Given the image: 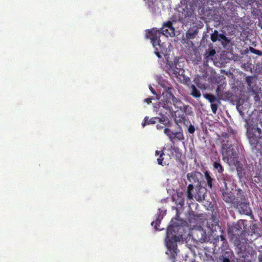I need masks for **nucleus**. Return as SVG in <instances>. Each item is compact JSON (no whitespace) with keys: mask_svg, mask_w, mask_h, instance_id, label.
Here are the masks:
<instances>
[{"mask_svg":"<svg viewBox=\"0 0 262 262\" xmlns=\"http://www.w3.org/2000/svg\"><path fill=\"white\" fill-rule=\"evenodd\" d=\"M164 91L162 93V99L161 100V106L165 109L168 110L169 113L174 112L172 106L182 111L186 115H191L193 114L192 107L189 105L183 104L182 101L174 96L175 89L171 86H165L163 87Z\"/></svg>","mask_w":262,"mask_h":262,"instance_id":"obj_1","label":"nucleus"},{"mask_svg":"<svg viewBox=\"0 0 262 262\" xmlns=\"http://www.w3.org/2000/svg\"><path fill=\"white\" fill-rule=\"evenodd\" d=\"M234 141L233 134L225 132L222 134L221 151L223 156V160L227 164H239L238 161V152L233 144V142Z\"/></svg>","mask_w":262,"mask_h":262,"instance_id":"obj_2","label":"nucleus"},{"mask_svg":"<svg viewBox=\"0 0 262 262\" xmlns=\"http://www.w3.org/2000/svg\"><path fill=\"white\" fill-rule=\"evenodd\" d=\"M177 220V217L171 220L167 229L165 238L166 247L170 252V258L173 260L176 259L179 251L177 244L178 236L176 235V231L174 229V228L179 226V224L176 222Z\"/></svg>","mask_w":262,"mask_h":262,"instance_id":"obj_3","label":"nucleus"},{"mask_svg":"<svg viewBox=\"0 0 262 262\" xmlns=\"http://www.w3.org/2000/svg\"><path fill=\"white\" fill-rule=\"evenodd\" d=\"M237 198L233 207L237 209L238 213L241 214L253 216L250 203L242 190H239L237 192Z\"/></svg>","mask_w":262,"mask_h":262,"instance_id":"obj_4","label":"nucleus"},{"mask_svg":"<svg viewBox=\"0 0 262 262\" xmlns=\"http://www.w3.org/2000/svg\"><path fill=\"white\" fill-rule=\"evenodd\" d=\"M204 97L210 103L211 111L214 114L217 112L218 106L221 104V100L227 101L232 97V94L230 91H224L221 95L216 97L212 94H204Z\"/></svg>","mask_w":262,"mask_h":262,"instance_id":"obj_5","label":"nucleus"},{"mask_svg":"<svg viewBox=\"0 0 262 262\" xmlns=\"http://www.w3.org/2000/svg\"><path fill=\"white\" fill-rule=\"evenodd\" d=\"M146 37L149 38L151 40V42L154 47L155 53L158 58H161V53H163L162 50V45L160 43V37L161 36V32L154 29L151 30L147 31L146 33Z\"/></svg>","mask_w":262,"mask_h":262,"instance_id":"obj_6","label":"nucleus"},{"mask_svg":"<svg viewBox=\"0 0 262 262\" xmlns=\"http://www.w3.org/2000/svg\"><path fill=\"white\" fill-rule=\"evenodd\" d=\"M244 222V220H240L232 227V238L234 239V245L237 247L241 246L243 239V236L246 234L245 230L246 228Z\"/></svg>","mask_w":262,"mask_h":262,"instance_id":"obj_7","label":"nucleus"},{"mask_svg":"<svg viewBox=\"0 0 262 262\" xmlns=\"http://www.w3.org/2000/svg\"><path fill=\"white\" fill-rule=\"evenodd\" d=\"M164 70L170 76L178 77L179 76H184L185 70L183 68H181L179 65V61L173 62L169 61L168 58L166 59V64L164 67Z\"/></svg>","mask_w":262,"mask_h":262,"instance_id":"obj_8","label":"nucleus"},{"mask_svg":"<svg viewBox=\"0 0 262 262\" xmlns=\"http://www.w3.org/2000/svg\"><path fill=\"white\" fill-rule=\"evenodd\" d=\"M192 184H189L187 189V197L189 200H192L193 198L198 202H202L205 200L207 193V189L202 186H198L195 188V192L194 195L192 194L193 190Z\"/></svg>","mask_w":262,"mask_h":262,"instance_id":"obj_9","label":"nucleus"},{"mask_svg":"<svg viewBox=\"0 0 262 262\" xmlns=\"http://www.w3.org/2000/svg\"><path fill=\"white\" fill-rule=\"evenodd\" d=\"M179 21L184 25H187L189 23L193 22L196 19L193 11L190 8L186 7L182 11L179 12Z\"/></svg>","mask_w":262,"mask_h":262,"instance_id":"obj_10","label":"nucleus"},{"mask_svg":"<svg viewBox=\"0 0 262 262\" xmlns=\"http://www.w3.org/2000/svg\"><path fill=\"white\" fill-rule=\"evenodd\" d=\"M204 27L203 23L200 20L190 25V28L186 32V38L187 40L194 39L198 35L199 30L202 29Z\"/></svg>","mask_w":262,"mask_h":262,"instance_id":"obj_11","label":"nucleus"},{"mask_svg":"<svg viewBox=\"0 0 262 262\" xmlns=\"http://www.w3.org/2000/svg\"><path fill=\"white\" fill-rule=\"evenodd\" d=\"M253 165H237L236 170L240 178H248L251 177L252 174L250 169L253 168Z\"/></svg>","mask_w":262,"mask_h":262,"instance_id":"obj_12","label":"nucleus"},{"mask_svg":"<svg viewBox=\"0 0 262 262\" xmlns=\"http://www.w3.org/2000/svg\"><path fill=\"white\" fill-rule=\"evenodd\" d=\"M207 227L212 233L221 231V228L219 225V220L215 216H212L207 222Z\"/></svg>","mask_w":262,"mask_h":262,"instance_id":"obj_13","label":"nucleus"},{"mask_svg":"<svg viewBox=\"0 0 262 262\" xmlns=\"http://www.w3.org/2000/svg\"><path fill=\"white\" fill-rule=\"evenodd\" d=\"M223 197L224 201L227 203L232 204L233 206H234V202H235L236 199H237V193L235 195H234L231 192L223 193Z\"/></svg>","mask_w":262,"mask_h":262,"instance_id":"obj_14","label":"nucleus"},{"mask_svg":"<svg viewBox=\"0 0 262 262\" xmlns=\"http://www.w3.org/2000/svg\"><path fill=\"white\" fill-rule=\"evenodd\" d=\"M226 86V83L225 81V79L223 81L218 82V85L216 89V96L219 97L224 92V89Z\"/></svg>","mask_w":262,"mask_h":262,"instance_id":"obj_15","label":"nucleus"},{"mask_svg":"<svg viewBox=\"0 0 262 262\" xmlns=\"http://www.w3.org/2000/svg\"><path fill=\"white\" fill-rule=\"evenodd\" d=\"M156 119V117H152L150 119H149L148 117L146 116L142 123V126L144 127L147 125L155 124L157 123Z\"/></svg>","mask_w":262,"mask_h":262,"instance_id":"obj_16","label":"nucleus"},{"mask_svg":"<svg viewBox=\"0 0 262 262\" xmlns=\"http://www.w3.org/2000/svg\"><path fill=\"white\" fill-rule=\"evenodd\" d=\"M174 121L177 125H179V123H184L187 125V118L184 115H179L174 119Z\"/></svg>","mask_w":262,"mask_h":262,"instance_id":"obj_17","label":"nucleus"},{"mask_svg":"<svg viewBox=\"0 0 262 262\" xmlns=\"http://www.w3.org/2000/svg\"><path fill=\"white\" fill-rule=\"evenodd\" d=\"M198 218L199 216L193 211L190 212L187 216L188 221L190 224L196 223Z\"/></svg>","mask_w":262,"mask_h":262,"instance_id":"obj_18","label":"nucleus"},{"mask_svg":"<svg viewBox=\"0 0 262 262\" xmlns=\"http://www.w3.org/2000/svg\"><path fill=\"white\" fill-rule=\"evenodd\" d=\"M162 117H156V121L157 122H159L160 123H161L165 125H166L168 124H170V121L167 117H166L165 115H163L161 114Z\"/></svg>","mask_w":262,"mask_h":262,"instance_id":"obj_19","label":"nucleus"},{"mask_svg":"<svg viewBox=\"0 0 262 262\" xmlns=\"http://www.w3.org/2000/svg\"><path fill=\"white\" fill-rule=\"evenodd\" d=\"M248 137L250 144L255 147L258 143V137L253 134L251 135V133H249Z\"/></svg>","mask_w":262,"mask_h":262,"instance_id":"obj_20","label":"nucleus"},{"mask_svg":"<svg viewBox=\"0 0 262 262\" xmlns=\"http://www.w3.org/2000/svg\"><path fill=\"white\" fill-rule=\"evenodd\" d=\"M191 92L190 93L191 95H192L194 98H199L201 96V94L200 91L196 89L195 85H191Z\"/></svg>","mask_w":262,"mask_h":262,"instance_id":"obj_21","label":"nucleus"},{"mask_svg":"<svg viewBox=\"0 0 262 262\" xmlns=\"http://www.w3.org/2000/svg\"><path fill=\"white\" fill-rule=\"evenodd\" d=\"M155 155L157 157V161L158 164H162V162L164 160L163 156H164V153L163 150H156L155 152Z\"/></svg>","mask_w":262,"mask_h":262,"instance_id":"obj_22","label":"nucleus"},{"mask_svg":"<svg viewBox=\"0 0 262 262\" xmlns=\"http://www.w3.org/2000/svg\"><path fill=\"white\" fill-rule=\"evenodd\" d=\"M205 178H206V180L207 181V184H208V187L210 188H211L212 187V181H213V179L212 178L210 177V173L208 171H206L205 172Z\"/></svg>","mask_w":262,"mask_h":262,"instance_id":"obj_23","label":"nucleus"},{"mask_svg":"<svg viewBox=\"0 0 262 262\" xmlns=\"http://www.w3.org/2000/svg\"><path fill=\"white\" fill-rule=\"evenodd\" d=\"M163 27H165L166 28H168L170 29L171 31V33H174L175 29L172 26V23L171 21H167L166 23H164L162 26Z\"/></svg>","mask_w":262,"mask_h":262,"instance_id":"obj_24","label":"nucleus"},{"mask_svg":"<svg viewBox=\"0 0 262 262\" xmlns=\"http://www.w3.org/2000/svg\"><path fill=\"white\" fill-rule=\"evenodd\" d=\"M161 34H162L164 35H165L166 37H168V36H172V35H174V33H171L170 29L168 28H166L165 27H162L161 28Z\"/></svg>","mask_w":262,"mask_h":262,"instance_id":"obj_25","label":"nucleus"},{"mask_svg":"<svg viewBox=\"0 0 262 262\" xmlns=\"http://www.w3.org/2000/svg\"><path fill=\"white\" fill-rule=\"evenodd\" d=\"M181 132H177L176 133H172V135H174L173 138H176L179 140H183L184 139V136L182 133V128H180Z\"/></svg>","mask_w":262,"mask_h":262,"instance_id":"obj_26","label":"nucleus"},{"mask_svg":"<svg viewBox=\"0 0 262 262\" xmlns=\"http://www.w3.org/2000/svg\"><path fill=\"white\" fill-rule=\"evenodd\" d=\"M219 37V33L217 30H214L212 34H211L210 39L213 42L218 40Z\"/></svg>","mask_w":262,"mask_h":262,"instance_id":"obj_27","label":"nucleus"},{"mask_svg":"<svg viewBox=\"0 0 262 262\" xmlns=\"http://www.w3.org/2000/svg\"><path fill=\"white\" fill-rule=\"evenodd\" d=\"M218 40L222 41V44H223L224 42H225V45H227L229 43V40L228 39L227 37L223 34L219 33V37Z\"/></svg>","mask_w":262,"mask_h":262,"instance_id":"obj_28","label":"nucleus"},{"mask_svg":"<svg viewBox=\"0 0 262 262\" xmlns=\"http://www.w3.org/2000/svg\"><path fill=\"white\" fill-rule=\"evenodd\" d=\"M200 77H196L194 79V82L196 84V85L200 89H205V85L203 84H202L200 82Z\"/></svg>","mask_w":262,"mask_h":262,"instance_id":"obj_29","label":"nucleus"},{"mask_svg":"<svg viewBox=\"0 0 262 262\" xmlns=\"http://www.w3.org/2000/svg\"><path fill=\"white\" fill-rule=\"evenodd\" d=\"M249 50L250 51L254 54H256L257 55H258V56H261L262 55V51H260V50H257L253 47H250L249 48Z\"/></svg>","mask_w":262,"mask_h":262,"instance_id":"obj_30","label":"nucleus"},{"mask_svg":"<svg viewBox=\"0 0 262 262\" xmlns=\"http://www.w3.org/2000/svg\"><path fill=\"white\" fill-rule=\"evenodd\" d=\"M164 132L165 134H166L167 136H168L169 138L170 139L171 141L172 140L173 138L171 136V134H172V132L170 131V130L168 128H165L164 129Z\"/></svg>","mask_w":262,"mask_h":262,"instance_id":"obj_31","label":"nucleus"},{"mask_svg":"<svg viewBox=\"0 0 262 262\" xmlns=\"http://www.w3.org/2000/svg\"><path fill=\"white\" fill-rule=\"evenodd\" d=\"M219 260L220 262H230V259L224 255L219 258Z\"/></svg>","mask_w":262,"mask_h":262,"instance_id":"obj_32","label":"nucleus"},{"mask_svg":"<svg viewBox=\"0 0 262 262\" xmlns=\"http://www.w3.org/2000/svg\"><path fill=\"white\" fill-rule=\"evenodd\" d=\"M174 152L176 154V157L178 159H180L182 157V153L180 152L179 149L178 147L174 148Z\"/></svg>","mask_w":262,"mask_h":262,"instance_id":"obj_33","label":"nucleus"},{"mask_svg":"<svg viewBox=\"0 0 262 262\" xmlns=\"http://www.w3.org/2000/svg\"><path fill=\"white\" fill-rule=\"evenodd\" d=\"M253 79V77L252 76H247L246 78V82L247 85L249 86H251L252 80Z\"/></svg>","mask_w":262,"mask_h":262,"instance_id":"obj_34","label":"nucleus"},{"mask_svg":"<svg viewBox=\"0 0 262 262\" xmlns=\"http://www.w3.org/2000/svg\"><path fill=\"white\" fill-rule=\"evenodd\" d=\"M188 130L190 134H193L195 132L194 126L190 124L188 127Z\"/></svg>","mask_w":262,"mask_h":262,"instance_id":"obj_35","label":"nucleus"},{"mask_svg":"<svg viewBox=\"0 0 262 262\" xmlns=\"http://www.w3.org/2000/svg\"><path fill=\"white\" fill-rule=\"evenodd\" d=\"M160 223V220L158 219H157L155 221H153L151 223V225L154 226L155 228L156 229H157V226L159 225Z\"/></svg>","mask_w":262,"mask_h":262,"instance_id":"obj_36","label":"nucleus"},{"mask_svg":"<svg viewBox=\"0 0 262 262\" xmlns=\"http://www.w3.org/2000/svg\"><path fill=\"white\" fill-rule=\"evenodd\" d=\"M258 259L259 262H262V250H259Z\"/></svg>","mask_w":262,"mask_h":262,"instance_id":"obj_37","label":"nucleus"},{"mask_svg":"<svg viewBox=\"0 0 262 262\" xmlns=\"http://www.w3.org/2000/svg\"><path fill=\"white\" fill-rule=\"evenodd\" d=\"M215 51H214V50H211V51H210L209 52V54H208V56H213V55L215 54Z\"/></svg>","mask_w":262,"mask_h":262,"instance_id":"obj_38","label":"nucleus"},{"mask_svg":"<svg viewBox=\"0 0 262 262\" xmlns=\"http://www.w3.org/2000/svg\"><path fill=\"white\" fill-rule=\"evenodd\" d=\"M149 90H150L151 92L154 94V95H157L156 94V92L155 91V90H154V89L151 86V85H149Z\"/></svg>","mask_w":262,"mask_h":262,"instance_id":"obj_39","label":"nucleus"},{"mask_svg":"<svg viewBox=\"0 0 262 262\" xmlns=\"http://www.w3.org/2000/svg\"><path fill=\"white\" fill-rule=\"evenodd\" d=\"M152 99V98H146L144 100V101L145 102H146L147 104H149L151 102Z\"/></svg>","mask_w":262,"mask_h":262,"instance_id":"obj_40","label":"nucleus"},{"mask_svg":"<svg viewBox=\"0 0 262 262\" xmlns=\"http://www.w3.org/2000/svg\"><path fill=\"white\" fill-rule=\"evenodd\" d=\"M200 241L201 242H205L207 241H208V238L206 236H205V237H202L201 238H200Z\"/></svg>","mask_w":262,"mask_h":262,"instance_id":"obj_41","label":"nucleus"},{"mask_svg":"<svg viewBox=\"0 0 262 262\" xmlns=\"http://www.w3.org/2000/svg\"><path fill=\"white\" fill-rule=\"evenodd\" d=\"M213 165L215 168L218 169L219 168H220V169L221 171L223 170V168L221 166L222 165Z\"/></svg>","mask_w":262,"mask_h":262,"instance_id":"obj_42","label":"nucleus"},{"mask_svg":"<svg viewBox=\"0 0 262 262\" xmlns=\"http://www.w3.org/2000/svg\"><path fill=\"white\" fill-rule=\"evenodd\" d=\"M156 127L158 129L161 130L163 128L164 126L163 125H161L160 124H157L156 126Z\"/></svg>","mask_w":262,"mask_h":262,"instance_id":"obj_43","label":"nucleus"},{"mask_svg":"<svg viewBox=\"0 0 262 262\" xmlns=\"http://www.w3.org/2000/svg\"><path fill=\"white\" fill-rule=\"evenodd\" d=\"M256 131H257V132H258V134H259L258 135L259 136V135H260V132H261L260 129L259 128H257V129H256Z\"/></svg>","mask_w":262,"mask_h":262,"instance_id":"obj_44","label":"nucleus"},{"mask_svg":"<svg viewBox=\"0 0 262 262\" xmlns=\"http://www.w3.org/2000/svg\"><path fill=\"white\" fill-rule=\"evenodd\" d=\"M221 237L222 240H223H223H224V239H225V238H224V236H223V235H221Z\"/></svg>","mask_w":262,"mask_h":262,"instance_id":"obj_45","label":"nucleus"},{"mask_svg":"<svg viewBox=\"0 0 262 262\" xmlns=\"http://www.w3.org/2000/svg\"><path fill=\"white\" fill-rule=\"evenodd\" d=\"M204 234H205V232L202 231L201 232V234H202V236L203 235V234H204Z\"/></svg>","mask_w":262,"mask_h":262,"instance_id":"obj_46","label":"nucleus"},{"mask_svg":"<svg viewBox=\"0 0 262 262\" xmlns=\"http://www.w3.org/2000/svg\"><path fill=\"white\" fill-rule=\"evenodd\" d=\"M213 164H220V163H219V162H216H216H214L213 163Z\"/></svg>","mask_w":262,"mask_h":262,"instance_id":"obj_47","label":"nucleus"},{"mask_svg":"<svg viewBox=\"0 0 262 262\" xmlns=\"http://www.w3.org/2000/svg\"><path fill=\"white\" fill-rule=\"evenodd\" d=\"M181 164H184V162H181Z\"/></svg>","mask_w":262,"mask_h":262,"instance_id":"obj_48","label":"nucleus"},{"mask_svg":"<svg viewBox=\"0 0 262 262\" xmlns=\"http://www.w3.org/2000/svg\"><path fill=\"white\" fill-rule=\"evenodd\" d=\"M189 173H188V174H187L188 177H189Z\"/></svg>","mask_w":262,"mask_h":262,"instance_id":"obj_49","label":"nucleus"},{"mask_svg":"<svg viewBox=\"0 0 262 262\" xmlns=\"http://www.w3.org/2000/svg\"><path fill=\"white\" fill-rule=\"evenodd\" d=\"M261 187H262V183H261Z\"/></svg>","mask_w":262,"mask_h":262,"instance_id":"obj_50","label":"nucleus"}]
</instances>
